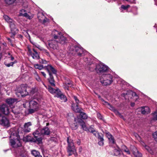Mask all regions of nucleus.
Segmentation results:
<instances>
[{"instance_id":"obj_30","label":"nucleus","mask_w":157,"mask_h":157,"mask_svg":"<svg viewBox=\"0 0 157 157\" xmlns=\"http://www.w3.org/2000/svg\"><path fill=\"white\" fill-rule=\"evenodd\" d=\"M49 78H48V80L49 83L52 86H55L54 80L52 74L49 73Z\"/></svg>"},{"instance_id":"obj_21","label":"nucleus","mask_w":157,"mask_h":157,"mask_svg":"<svg viewBox=\"0 0 157 157\" xmlns=\"http://www.w3.org/2000/svg\"><path fill=\"white\" fill-rule=\"evenodd\" d=\"M56 96L60 98L62 102H65L67 101L66 97L62 93L60 90L58 93H57V94Z\"/></svg>"},{"instance_id":"obj_34","label":"nucleus","mask_w":157,"mask_h":157,"mask_svg":"<svg viewBox=\"0 0 157 157\" xmlns=\"http://www.w3.org/2000/svg\"><path fill=\"white\" fill-rule=\"evenodd\" d=\"M75 123H74L71 125V127L73 130H76L78 128V125L77 124V123L78 121H76L75 122Z\"/></svg>"},{"instance_id":"obj_63","label":"nucleus","mask_w":157,"mask_h":157,"mask_svg":"<svg viewBox=\"0 0 157 157\" xmlns=\"http://www.w3.org/2000/svg\"><path fill=\"white\" fill-rule=\"evenodd\" d=\"M66 86H67L68 87L71 86H72V84L71 82L66 83H65Z\"/></svg>"},{"instance_id":"obj_26","label":"nucleus","mask_w":157,"mask_h":157,"mask_svg":"<svg viewBox=\"0 0 157 157\" xmlns=\"http://www.w3.org/2000/svg\"><path fill=\"white\" fill-rule=\"evenodd\" d=\"M41 131L42 135H48L50 134V130L48 127H44L41 130Z\"/></svg>"},{"instance_id":"obj_17","label":"nucleus","mask_w":157,"mask_h":157,"mask_svg":"<svg viewBox=\"0 0 157 157\" xmlns=\"http://www.w3.org/2000/svg\"><path fill=\"white\" fill-rule=\"evenodd\" d=\"M74 121L75 122H76V121H78V123L81 126L82 128L84 130L86 131L88 130L85 123L82 120L78 118H75Z\"/></svg>"},{"instance_id":"obj_32","label":"nucleus","mask_w":157,"mask_h":157,"mask_svg":"<svg viewBox=\"0 0 157 157\" xmlns=\"http://www.w3.org/2000/svg\"><path fill=\"white\" fill-rule=\"evenodd\" d=\"M34 67L36 69H38L39 70H41L44 69V67L43 65H39L38 64L34 65Z\"/></svg>"},{"instance_id":"obj_51","label":"nucleus","mask_w":157,"mask_h":157,"mask_svg":"<svg viewBox=\"0 0 157 157\" xmlns=\"http://www.w3.org/2000/svg\"><path fill=\"white\" fill-rule=\"evenodd\" d=\"M74 98L75 100L76 103L77 104L76 105H75V104H73L72 105L74 104L75 105V106H76V105H78V104L79 103V100L78 99L77 97H76L75 96H74Z\"/></svg>"},{"instance_id":"obj_23","label":"nucleus","mask_w":157,"mask_h":157,"mask_svg":"<svg viewBox=\"0 0 157 157\" xmlns=\"http://www.w3.org/2000/svg\"><path fill=\"white\" fill-rule=\"evenodd\" d=\"M142 114H147L150 112V110L147 106H143L140 108Z\"/></svg>"},{"instance_id":"obj_20","label":"nucleus","mask_w":157,"mask_h":157,"mask_svg":"<svg viewBox=\"0 0 157 157\" xmlns=\"http://www.w3.org/2000/svg\"><path fill=\"white\" fill-rule=\"evenodd\" d=\"M33 52L31 51L30 49H29V51L30 55L33 59H38L40 57L37 52L34 49H33Z\"/></svg>"},{"instance_id":"obj_36","label":"nucleus","mask_w":157,"mask_h":157,"mask_svg":"<svg viewBox=\"0 0 157 157\" xmlns=\"http://www.w3.org/2000/svg\"><path fill=\"white\" fill-rule=\"evenodd\" d=\"M145 149L151 154H154V151L150 148L147 145H145Z\"/></svg>"},{"instance_id":"obj_2","label":"nucleus","mask_w":157,"mask_h":157,"mask_svg":"<svg viewBox=\"0 0 157 157\" xmlns=\"http://www.w3.org/2000/svg\"><path fill=\"white\" fill-rule=\"evenodd\" d=\"M10 137L11 139L10 140V143L12 147H17L21 146V144L20 142V137L17 133L12 134Z\"/></svg>"},{"instance_id":"obj_60","label":"nucleus","mask_w":157,"mask_h":157,"mask_svg":"<svg viewBox=\"0 0 157 157\" xmlns=\"http://www.w3.org/2000/svg\"><path fill=\"white\" fill-rule=\"evenodd\" d=\"M97 116L100 119H102V117L100 113H98L97 114Z\"/></svg>"},{"instance_id":"obj_24","label":"nucleus","mask_w":157,"mask_h":157,"mask_svg":"<svg viewBox=\"0 0 157 157\" xmlns=\"http://www.w3.org/2000/svg\"><path fill=\"white\" fill-rule=\"evenodd\" d=\"M9 23L12 32H16L17 31V29L16 28L15 22L13 20H12V22H10Z\"/></svg>"},{"instance_id":"obj_9","label":"nucleus","mask_w":157,"mask_h":157,"mask_svg":"<svg viewBox=\"0 0 157 157\" xmlns=\"http://www.w3.org/2000/svg\"><path fill=\"white\" fill-rule=\"evenodd\" d=\"M30 89L29 87L25 86L23 85H22L21 87L18 90L17 92L20 93L21 96H25L29 94V91Z\"/></svg>"},{"instance_id":"obj_15","label":"nucleus","mask_w":157,"mask_h":157,"mask_svg":"<svg viewBox=\"0 0 157 157\" xmlns=\"http://www.w3.org/2000/svg\"><path fill=\"white\" fill-rule=\"evenodd\" d=\"M18 100L17 98H9L6 100V102L11 108L14 107V104L17 102Z\"/></svg>"},{"instance_id":"obj_53","label":"nucleus","mask_w":157,"mask_h":157,"mask_svg":"<svg viewBox=\"0 0 157 157\" xmlns=\"http://www.w3.org/2000/svg\"><path fill=\"white\" fill-rule=\"evenodd\" d=\"M74 98L75 100L76 103L77 104L76 105H75V104H73L72 105L74 104L75 105V106H76V105H78V104L79 103V100L78 99L77 97H76L75 96H74Z\"/></svg>"},{"instance_id":"obj_22","label":"nucleus","mask_w":157,"mask_h":157,"mask_svg":"<svg viewBox=\"0 0 157 157\" xmlns=\"http://www.w3.org/2000/svg\"><path fill=\"white\" fill-rule=\"evenodd\" d=\"M45 67L46 69L48 71L49 75V73L52 74L50 72V71L53 74L56 75L57 73L56 70L51 65H48L47 66H45Z\"/></svg>"},{"instance_id":"obj_46","label":"nucleus","mask_w":157,"mask_h":157,"mask_svg":"<svg viewBox=\"0 0 157 157\" xmlns=\"http://www.w3.org/2000/svg\"><path fill=\"white\" fill-rule=\"evenodd\" d=\"M23 16L29 19H31L32 18V16H30L26 12L24 13V15Z\"/></svg>"},{"instance_id":"obj_35","label":"nucleus","mask_w":157,"mask_h":157,"mask_svg":"<svg viewBox=\"0 0 157 157\" xmlns=\"http://www.w3.org/2000/svg\"><path fill=\"white\" fill-rule=\"evenodd\" d=\"M37 89L35 88H30L29 89V93L30 94H33L36 92L37 91Z\"/></svg>"},{"instance_id":"obj_19","label":"nucleus","mask_w":157,"mask_h":157,"mask_svg":"<svg viewBox=\"0 0 157 157\" xmlns=\"http://www.w3.org/2000/svg\"><path fill=\"white\" fill-rule=\"evenodd\" d=\"M33 135L34 137V139L35 140H37V139L40 138L41 139V143L42 141V138L41 136V135H42L41 133V130L40 129H38L36 130L33 133Z\"/></svg>"},{"instance_id":"obj_41","label":"nucleus","mask_w":157,"mask_h":157,"mask_svg":"<svg viewBox=\"0 0 157 157\" xmlns=\"http://www.w3.org/2000/svg\"><path fill=\"white\" fill-rule=\"evenodd\" d=\"M29 39L30 40V42L34 45H35L36 47H37L38 48H39L40 47V46L39 45L37 44L36 43L34 42H32L30 40V37L29 36Z\"/></svg>"},{"instance_id":"obj_40","label":"nucleus","mask_w":157,"mask_h":157,"mask_svg":"<svg viewBox=\"0 0 157 157\" xmlns=\"http://www.w3.org/2000/svg\"><path fill=\"white\" fill-rule=\"evenodd\" d=\"M6 3L8 4H13L16 0H4Z\"/></svg>"},{"instance_id":"obj_49","label":"nucleus","mask_w":157,"mask_h":157,"mask_svg":"<svg viewBox=\"0 0 157 157\" xmlns=\"http://www.w3.org/2000/svg\"><path fill=\"white\" fill-rule=\"evenodd\" d=\"M153 119L155 120H157V110L153 113Z\"/></svg>"},{"instance_id":"obj_37","label":"nucleus","mask_w":157,"mask_h":157,"mask_svg":"<svg viewBox=\"0 0 157 157\" xmlns=\"http://www.w3.org/2000/svg\"><path fill=\"white\" fill-rule=\"evenodd\" d=\"M101 100L102 102H103L102 104L103 105H108V106H107V107L110 109V106H112V105H111L109 103H108L107 102L105 101L102 98H101Z\"/></svg>"},{"instance_id":"obj_14","label":"nucleus","mask_w":157,"mask_h":157,"mask_svg":"<svg viewBox=\"0 0 157 157\" xmlns=\"http://www.w3.org/2000/svg\"><path fill=\"white\" fill-rule=\"evenodd\" d=\"M37 17L39 21L42 22L43 23L44 25L46 23L49 22V20L45 17L42 12H39L38 13Z\"/></svg>"},{"instance_id":"obj_52","label":"nucleus","mask_w":157,"mask_h":157,"mask_svg":"<svg viewBox=\"0 0 157 157\" xmlns=\"http://www.w3.org/2000/svg\"><path fill=\"white\" fill-rule=\"evenodd\" d=\"M74 98L75 100L76 103L77 104L76 105H75V104H73L72 105L74 104L75 105V106H76V105H78V104L79 103V100L78 99L77 97H76L75 96H74Z\"/></svg>"},{"instance_id":"obj_11","label":"nucleus","mask_w":157,"mask_h":157,"mask_svg":"<svg viewBox=\"0 0 157 157\" xmlns=\"http://www.w3.org/2000/svg\"><path fill=\"white\" fill-rule=\"evenodd\" d=\"M108 69L107 66L101 63L97 65L96 67L94 68L97 73H105Z\"/></svg>"},{"instance_id":"obj_31","label":"nucleus","mask_w":157,"mask_h":157,"mask_svg":"<svg viewBox=\"0 0 157 157\" xmlns=\"http://www.w3.org/2000/svg\"><path fill=\"white\" fill-rule=\"evenodd\" d=\"M122 149L123 151L125 152L128 155L130 154V152L129 150L125 145H123L122 146Z\"/></svg>"},{"instance_id":"obj_12","label":"nucleus","mask_w":157,"mask_h":157,"mask_svg":"<svg viewBox=\"0 0 157 157\" xmlns=\"http://www.w3.org/2000/svg\"><path fill=\"white\" fill-rule=\"evenodd\" d=\"M0 124L7 127L10 126L9 120L1 114H0Z\"/></svg>"},{"instance_id":"obj_33","label":"nucleus","mask_w":157,"mask_h":157,"mask_svg":"<svg viewBox=\"0 0 157 157\" xmlns=\"http://www.w3.org/2000/svg\"><path fill=\"white\" fill-rule=\"evenodd\" d=\"M3 17L5 20L8 23H9L10 22H12V20H13L10 18L9 17L6 15H4Z\"/></svg>"},{"instance_id":"obj_56","label":"nucleus","mask_w":157,"mask_h":157,"mask_svg":"<svg viewBox=\"0 0 157 157\" xmlns=\"http://www.w3.org/2000/svg\"><path fill=\"white\" fill-rule=\"evenodd\" d=\"M104 139L102 140H98V144L101 146H103L104 145Z\"/></svg>"},{"instance_id":"obj_10","label":"nucleus","mask_w":157,"mask_h":157,"mask_svg":"<svg viewBox=\"0 0 157 157\" xmlns=\"http://www.w3.org/2000/svg\"><path fill=\"white\" fill-rule=\"evenodd\" d=\"M45 44L48 48L50 50L51 49L58 50L59 48L57 41H56L55 40L49 41L48 45L46 43H45Z\"/></svg>"},{"instance_id":"obj_27","label":"nucleus","mask_w":157,"mask_h":157,"mask_svg":"<svg viewBox=\"0 0 157 157\" xmlns=\"http://www.w3.org/2000/svg\"><path fill=\"white\" fill-rule=\"evenodd\" d=\"M110 107V110L113 111L116 115L119 116L120 118H122L124 121L125 120L123 116L117 109H115L113 107L111 106Z\"/></svg>"},{"instance_id":"obj_47","label":"nucleus","mask_w":157,"mask_h":157,"mask_svg":"<svg viewBox=\"0 0 157 157\" xmlns=\"http://www.w3.org/2000/svg\"><path fill=\"white\" fill-rule=\"evenodd\" d=\"M153 136L155 140L157 142V131L153 134Z\"/></svg>"},{"instance_id":"obj_18","label":"nucleus","mask_w":157,"mask_h":157,"mask_svg":"<svg viewBox=\"0 0 157 157\" xmlns=\"http://www.w3.org/2000/svg\"><path fill=\"white\" fill-rule=\"evenodd\" d=\"M31 123L30 122L25 123L24 125L23 131L25 133H28L30 132L31 128L30 127L32 125Z\"/></svg>"},{"instance_id":"obj_39","label":"nucleus","mask_w":157,"mask_h":157,"mask_svg":"<svg viewBox=\"0 0 157 157\" xmlns=\"http://www.w3.org/2000/svg\"><path fill=\"white\" fill-rule=\"evenodd\" d=\"M31 153L32 155H33L34 156V157H35L37 155H38V154H39L40 153L39 152L36 150H33L32 151Z\"/></svg>"},{"instance_id":"obj_28","label":"nucleus","mask_w":157,"mask_h":157,"mask_svg":"<svg viewBox=\"0 0 157 157\" xmlns=\"http://www.w3.org/2000/svg\"><path fill=\"white\" fill-rule=\"evenodd\" d=\"M48 91L51 93L52 94H56V95L57 94V93H58L60 90L59 89H55L50 86L48 87Z\"/></svg>"},{"instance_id":"obj_57","label":"nucleus","mask_w":157,"mask_h":157,"mask_svg":"<svg viewBox=\"0 0 157 157\" xmlns=\"http://www.w3.org/2000/svg\"><path fill=\"white\" fill-rule=\"evenodd\" d=\"M49 141L56 142L57 141V139L54 137H51L49 139Z\"/></svg>"},{"instance_id":"obj_50","label":"nucleus","mask_w":157,"mask_h":157,"mask_svg":"<svg viewBox=\"0 0 157 157\" xmlns=\"http://www.w3.org/2000/svg\"><path fill=\"white\" fill-rule=\"evenodd\" d=\"M43 52L44 54L46 55L47 56L49 57H50V54L49 52L46 50H44Z\"/></svg>"},{"instance_id":"obj_55","label":"nucleus","mask_w":157,"mask_h":157,"mask_svg":"<svg viewBox=\"0 0 157 157\" xmlns=\"http://www.w3.org/2000/svg\"><path fill=\"white\" fill-rule=\"evenodd\" d=\"M97 137L98 138V140H102L103 139V135L102 134L100 135L99 133V135H98Z\"/></svg>"},{"instance_id":"obj_44","label":"nucleus","mask_w":157,"mask_h":157,"mask_svg":"<svg viewBox=\"0 0 157 157\" xmlns=\"http://www.w3.org/2000/svg\"><path fill=\"white\" fill-rule=\"evenodd\" d=\"M40 63L43 64H46L47 63V61L45 59H41L39 60Z\"/></svg>"},{"instance_id":"obj_5","label":"nucleus","mask_w":157,"mask_h":157,"mask_svg":"<svg viewBox=\"0 0 157 157\" xmlns=\"http://www.w3.org/2000/svg\"><path fill=\"white\" fill-rule=\"evenodd\" d=\"M69 51L70 53L72 54H77L79 56H82L83 52V49L82 48L73 45L70 46L69 48Z\"/></svg>"},{"instance_id":"obj_6","label":"nucleus","mask_w":157,"mask_h":157,"mask_svg":"<svg viewBox=\"0 0 157 157\" xmlns=\"http://www.w3.org/2000/svg\"><path fill=\"white\" fill-rule=\"evenodd\" d=\"M67 142L68 146L67 148V152L69 153L68 155L71 156L72 154H74L76 151L75 146L74 144L73 140L71 139H69V137L67 138Z\"/></svg>"},{"instance_id":"obj_62","label":"nucleus","mask_w":157,"mask_h":157,"mask_svg":"<svg viewBox=\"0 0 157 157\" xmlns=\"http://www.w3.org/2000/svg\"><path fill=\"white\" fill-rule=\"evenodd\" d=\"M8 58L11 61H13L14 59V58L12 56H8Z\"/></svg>"},{"instance_id":"obj_8","label":"nucleus","mask_w":157,"mask_h":157,"mask_svg":"<svg viewBox=\"0 0 157 157\" xmlns=\"http://www.w3.org/2000/svg\"><path fill=\"white\" fill-rule=\"evenodd\" d=\"M72 109L75 112L80 113V115L82 119H86L87 118V115L86 113L82 112L83 109L82 108H79L78 105H76L75 106V104H73L72 105Z\"/></svg>"},{"instance_id":"obj_16","label":"nucleus","mask_w":157,"mask_h":157,"mask_svg":"<svg viewBox=\"0 0 157 157\" xmlns=\"http://www.w3.org/2000/svg\"><path fill=\"white\" fill-rule=\"evenodd\" d=\"M0 110L1 112L5 115H8L10 113L9 109L6 104L2 105L0 107Z\"/></svg>"},{"instance_id":"obj_4","label":"nucleus","mask_w":157,"mask_h":157,"mask_svg":"<svg viewBox=\"0 0 157 157\" xmlns=\"http://www.w3.org/2000/svg\"><path fill=\"white\" fill-rule=\"evenodd\" d=\"M29 112L30 113H32L37 111L39 108V104L34 100L30 101L29 102Z\"/></svg>"},{"instance_id":"obj_38","label":"nucleus","mask_w":157,"mask_h":157,"mask_svg":"<svg viewBox=\"0 0 157 157\" xmlns=\"http://www.w3.org/2000/svg\"><path fill=\"white\" fill-rule=\"evenodd\" d=\"M130 7V6L129 5H127L126 6H124V5H122L121 6V12H123V10L122 9H123L124 10H127L129 7Z\"/></svg>"},{"instance_id":"obj_48","label":"nucleus","mask_w":157,"mask_h":157,"mask_svg":"<svg viewBox=\"0 0 157 157\" xmlns=\"http://www.w3.org/2000/svg\"><path fill=\"white\" fill-rule=\"evenodd\" d=\"M15 63V62H11L10 63H7L6 62H5V64L7 67H10V66H13V64Z\"/></svg>"},{"instance_id":"obj_61","label":"nucleus","mask_w":157,"mask_h":157,"mask_svg":"<svg viewBox=\"0 0 157 157\" xmlns=\"http://www.w3.org/2000/svg\"><path fill=\"white\" fill-rule=\"evenodd\" d=\"M36 79L38 82H40L41 81V79L40 78V77L39 75L36 76L35 77Z\"/></svg>"},{"instance_id":"obj_58","label":"nucleus","mask_w":157,"mask_h":157,"mask_svg":"<svg viewBox=\"0 0 157 157\" xmlns=\"http://www.w3.org/2000/svg\"><path fill=\"white\" fill-rule=\"evenodd\" d=\"M20 1V2L22 3L21 5H22L23 6L27 7V6H24V3H26V0H19Z\"/></svg>"},{"instance_id":"obj_42","label":"nucleus","mask_w":157,"mask_h":157,"mask_svg":"<svg viewBox=\"0 0 157 157\" xmlns=\"http://www.w3.org/2000/svg\"><path fill=\"white\" fill-rule=\"evenodd\" d=\"M114 155L117 156L120 154L121 151L115 149L114 151Z\"/></svg>"},{"instance_id":"obj_25","label":"nucleus","mask_w":157,"mask_h":157,"mask_svg":"<svg viewBox=\"0 0 157 157\" xmlns=\"http://www.w3.org/2000/svg\"><path fill=\"white\" fill-rule=\"evenodd\" d=\"M132 148L133 153L136 157H142V154L139 152L136 147L133 146Z\"/></svg>"},{"instance_id":"obj_1","label":"nucleus","mask_w":157,"mask_h":157,"mask_svg":"<svg viewBox=\"0 0 157 157\" xmlns=\"http://www.w3.org/2000/svg\"><path fill=\"white\" fill-rule=\"evenodd\" d=\"M113 76L109 74H104L100 78L101 83L104 86H109L113 82Z\"/></svg>"},{"instance_id":"obj_13","label":"nucleus","mask_w":157,"mask_h":157,"mask_svg":"<svg viewBox=\"0 0 157 157\" xmlns=\"http://www.w3.org/2000/svg\"><path fill=\"white\" fill-rule=\"evenodd\" d=\"M24 141L25 142H32L34 143H36L39 144L41 143V139L40 138L37 139V140H35V139L32 137L30 136H27L24 137L23 139Z\"/></svg>"},{"instance_id":"obj_54","label":"nucleus","mask_w":157,"mask_h":157,"mask_svg":"<svg viewBox=\"0 0 157 157\" xmlns=\"http://www.w3.org/2000/svg\"><path fill=\"white\" fill-rule=\"evenodd\" d=\"M74 98L75 100L76 103L77 104L76 105H75V104H73L72 105L74 104L75 105V106H76V105H78V104L79 103V100L78 99L77 97H76L75 96H74Z\"/></svg>"},{"instance_id":"obj_64","label":"nucleus","mask_w":157,"mask_h":157,"mask_svg":"<svg viewBox=\"0 0 157 157\" xmlns=\"http://www.w3.org/2000/svg\"><path fill=\"white\" fill-rule=\"evenodd\" d=\"M94 136H95L96 137L99 135V133L98 132H97L95 131V132L93 133Z\"/></svg>"},{"instance_id":"obj_29","label":"nucleus","mask_w":157,"mask_h":157,"mask_svg":"<svg viewBox=\"0 0 157 157\" xmlns=\"http://www.w3.org/2000/svg\"><path fill=\"white\" fill-rule=\"evenodd\" d=\"M106 136L108 139L109 141L112 143L114 144L115 143L113 136L109 132L106 133Z\"/></svg>"},{"instance_id":"obj_7","label":"nucleus","mask_w":157,"mask_h":157,"mask_svg":"<svg viewBox=\"0 0 157 157\" xmlns=\"http://www.w3.org/2000/svg\"><path fill=\"white\" fill-rule=\"evenodd\" d=\"M122 96L124 97L126 99H129V98L133 99L134 100L136 101L138 99L139 97L136 93L131 91H127L126 93H123L122 94Z\"/></svg>"},{"instance_id":"obj_3","label":"nucleus","mask_w":157,"mask_h":157,"mask_svg":"<svg viewBox=\"0 0 157 157\" xmlns=\"http://www.w3.org/2000/svg\"><path fill=\"white\" fill-rule=\"evenodd\" d=\"M52 34L55 39L58 40V42L61 44H64L67 42V38L63 35L62 33L54 30Z\"/></svg>"},{"instance_id":"obj_45","label":"nucleus","mask_w":157,"mask_h":157,"mask_svg":"<svg viewBox=\"0 0 157 157\" xmlns=\"http://www.w3.org/2000/svg\"><path fill=\"white\" fill-rule=\"evenodd\" d=\"M23 16L29 19H31L32 18V16H30L26 12L24 13V15Z\"/></svg>"},{"instance_id":"obj_59","label":"nucleus","mask_w":157,"mask_h":157,"mask_svg":"<svg viewBox=\"0 0 157 157\" xmlns=\"http://www.w3.org/2000/svg\"><path fill=\"white\" fill-rule=\"evenodd\" d=\"M124 1H125L129 2L130 3H135L136 1L135 0H123Z\"/></svg>"},{"instance_id":"obj_43","label":"nucleus","mask_w":157,"mask_h":157,"mask_svg":"<svg viewBox=\"0 0 157 157\" xmlns=\"http://www.w3.org/2000/svg\"><path fill=\"white\" fill-rule=\"evenodd\" d=\"M26 10H21L20 11L19 16H23L25 13L26 12Z\"/></svg>"}]
</instances>
